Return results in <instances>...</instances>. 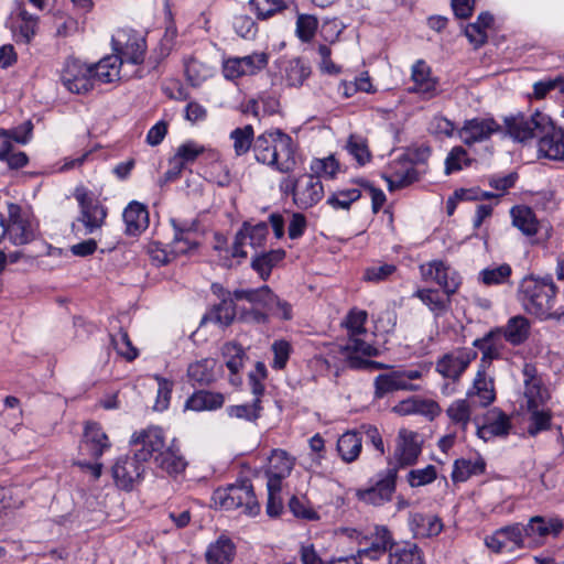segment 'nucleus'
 Returning a JSON list of instances; mask_svg holds the SVG:
<instances>
[{
  "mask_svg": "<svg viewBox=\"0 0 564 564\" xmlns=\"http://www.w3.org/2000/svg\"><path fill=\"white\" fill-rule=\"evenodd\" d=\"M465 165L470 164V159L467 155V151L462 147H454L448 153L445 161V173L452 174L453 172L460 171Z\"/></svg>",
  "mask_w": 564,
  "mask_h": 564,
  "instance_id": "obj_61",
  "label": "nucleus"
},
{
  "mask_svg": "<svg viewBox=\"0 0 564 564\" xmlns=\"http://www.w3.org/2000/svg\"><path fill=\"white\" fill-rule=\"evenodd\" d=\"M503 122L507 134L518 142H525L544 133L539 141L540 155L555 161L564 159V132L560 130L550 135L549 129L552 127L545 115L539 111L530 116L518 113L506 117Z\"/></svg>",
  "mask_w": 564,
  "mask_h": 564,
  "instance_id": "obj_1",
  "label": "nucleus"
},
{
  "mask_svg": "<svg viewBox=\"0 0 564 564\" xmlns=\"http://www.w3.org/2000/svg\"><path fill=\"white\" fill-rule=\"evenodd\" d=\"M476 357L477 351L474 349L457 348L436 360L435 371L448 380L442 386V392L445 395H451L456 391L457 382Z\"/></svg>",
  "mask_w": 564,
  "mask_h": 564,
  "instance_id": "obj_5",
  "label": "nucleus"
},
{
  "mask_svg": "<svg viewBox=\"0 0 564 564\" xmlns=\"http://www.w3.org/2000/svg\"><path fill=\"white\" fill-rule=\"evenodd\" d=\"M318 20L311 14H299L296 20V35L302 42H311L315 36Z\"/></svg>",
  "mask_w": 564,
  "mask_h": 564,
  "instance_id": "obj_56",
  "label": "nucleus"
},
{
  "mask_svg": "<svg viewBox=\"0 0 564 564\" xmlns=\"http://www.w3.org/2000/svg\"><path fill=\"white\" fill-rule=\"evenodd\" d=\"M294 467V458L283 449H274L269 457L267 477L268 481L276 480L281 485V480L288 477Z\"/></svg>",
  "mask_w": 564,
  "mask_h": 564,
  "instance_id": "obj_32",
  "label": "nucleus"
},
{
  "mask_svg": "<svg viewBox=\"0 0 564 564\" xmlns=\"http://www.w3.org/2000/svg\"><path fill=\"white\" fill-rule=\"evenodd\" d=\"M113 349L128 361L138 357V349L132 345L126 330L119 329L117 334L110 335Z\"/></svg>",
  "mask_w": 564,
  "mask_h": 564,
  "instance_id": "obj_52",
  "label": "nucleus"
},
{
  "mask_svg": "<svg viewBox=\"0 0 564 564\" xmlns=\"http://www.w3.org/2000/svg\"><path fill=\"white\" fill-rule=\"evenodd\" d=\"M524 391L522 408L532 409L534 406H544L550 399L549 390L543 386L542 379L536 376V370L532 365H524Z\"/></svg>",
  "mask_w": 564,
  "mask_h": 564,
  "instance_id": "obj_15",
  "label": "nucleus"
},
{
  "mask_svg": "<svg viewBox=\"0 0 564 564\" xmlns=\"http://www.w3.org/2000/svg\"><path fill=\"white\" fill-rule=\"evenodd\" d=\"M361 197L358 188L340 189L327 198V204L335 209H349L350 205Z\"/></svg>",
  "mask_w": 564,
  "mask_h": 564,
  "instance_id": "obj_53",
  "label": "nucleus"
},
{
  "mask_svg": "<svg viewBox=\"0 0 564 564\" xmlns=\"http://www.w3.org/2000/svg\"><path fill=\"white\" fill-rule=\"evenodd\" d=\"M474 347L481 351L479 369H488L492 360L501 356L502 343L501 337L491 329L484 337L477 338L473 343Z\"/></svg>",
  "mask_w": 564,
  "mask_h": 564,
  "instance_id": "obj_30",
  "label": "nucleus"
},
{
  "mask_svg": "<svg viewBox=\"0 0 564 564\" xmlns=\"http://www.w3.org/2000/svg\"><path fill=\"white\" fill-rule=\"evenodd\" d=\"M123 221L128 236H139L149 227V212L144 204L133 200L123 210Z\"/></svg>",
  "mask_w": 564,
  "mask_h": 564,
  "instance_id": "obj_23",
  "label": "nucleus"
},
{
  "mask_svg": "<svg viewBox=\"0 0 564 564\" xmlns=\"http://www.w3.org/2000/svg\"><path fill=\"white\" fill-rule=\"evenodd\" d=\"M323 197L324 186L317 176L313 174H305L300 177L294 202L299 208H311L321 202Z\"/></svg>",
  "mask_w": 564,
  "mask_h": 564,
  "instance_id": "obj_18",
  "label": "nucleus"
},
{
  "mask_svg": "<svg viewBox=\"0 0 564 564\" xmlns=\"http://www.w3.org/2000/svg\"><path fill=\"white\" fill-rule=\"evenodd\" d=\"M74 197L80 208L77 223L84 226V235H90L100 229L107 217V208L95 199L84 187H77L74 192Z\"/></svg>",
  "mask_w": 564,
  "mask_h": 564,
  "instance_id": "obj_6",
  "label": "nucleus"
},
{
  "mask_svg": "<svg viewBox=\"0 0 564 564\" xmlns=\"http://www.w3.org/2000/svg\"><path fill=\"white\" fill-rule=\"evenodd\" d=\"M20 17L21 22L14 31V39L17 43L29 44L36 33L37 18L25 10H21Z\"/></svg>",
  "mask_w": 564,
  "mask_h": 564,
  "instance_id": "obj_49",
  "label": "nucleus"
},
{
  "mask_svg": "<svg viewBox=\"0 0 564 564\" xmlns=\"http://www.w3.org/2000/svg\"><path fill=\"white\" fill-rule=\"evenodd\" d=\"M501 127L492 118H474L465 121L459 130V137L466 145H473L488 140Z\"/></svg>",
  "mask_w": 564,
  "mask_h": 564,
  "instance_id": "obj_16",
  "label": "nucleus"
},
{
  "mask_svg": "<svg viewBox=\"0 0 564 564\" xmlns=\"http://www.w3.org/2000/svg\"><path fill=\"white\" fill-rule=\"evenodd\" d=\"M389 564H425L422 550L414 543H397L389 554Z\"/></svg>",
  "mask_w": 564,
  "mask_h": 564,
  "instance_id": "obj_36",
  "label": "nucleus"
},
{
  "mask_svg": "<svg viewBox=\"0 0 564 564\" xmlns=\"http://www.w3.org/2000/svg\"><path fill=\"white\" fill-rule=\"evenodd\" d=\"M486 464L482 458L465 459L459 458L454 463L452 479L454 482H463L471 476L481 475L485 471Z\"/></svg>",
  "mask_w": 564,
  "mask_h": 564,
  "instance_id": "obj_41",
  "label": "nucleus"
},
{
  "mask_svg": "<svg viewBox=\"0 0 564 564\" xmlns=\"http://www.w3.org/2000/svg\"><path fill=\"white\" fill-rule=\"evenodd\" d=\"M284 256L285 251L282 249L271 250L256 256L251 262V267L259 273L260 278L265 281L269 279L272 268L282 261Z\"/></svg>",
  "mask_w": 564,
  "mask_h": 564,
  "instance_id": "obj_42",
  "label": "nucleus"
},
{
  "mask_svg": "<svg viewBox=\"0 0 564 564\" xmlns=\"http://www.w3.org/2000/svg\"><path fill=\"white\" fill-rule=\"evenodd\" d=\"M424 305L429 307L435 318L444 316L451 308L452 296L437 289H417L414 294Z\"/></svg>",
  "mask_w": 564,
  "mask_h": 564,
  "instance_id": "obj_26",
  "label": "nucleus"
},
{
  "mask_svg": "<svg viewBox=\"0 0 564 564\" xmlns=\"http://www.w3.org/2000/svg\"><path fill=\"white\" fill-rule=\"evenodd\" d=\"M364 438L358 431H348L337 441V451L346 463L355 462L361 452Z\"/></svg>",
  "mask_w": 564,
  "mask_h": 564,
  "instance_id": "obj_38",
  "label": "nucleus"
},
{
  "mask_svg": "<svg viewBox=\"0 0 564 564\" xmlns=\"http://www.w3.org/2000/svg\"><path fill=\"white\" fill-rule=\"evenodd\" d=\"M268 64L265 53H253L243 57H230L223 63V74L227 79H237L241 76L253 75Z\"/></svg>",
  "mask_w": 564,
  "mask_h": 564,
  "instance_id": "obj_12",
  "label": "nucleus"
},
{
  "mask_svg": "<svg viewBox=\"0 0 564 564\" xmlns=\"http://www.w3.org/2000/svg\"><path fill=\"white\" fill-rule=\"evenodd\" d=\"M155 466L169 475H178L183 473L187 466L185 458L174 446L166 447L154 456Z\"/></svg>",
  "mask_w": 564,
  "mask_h": 564,
  "instance_id": "obj_35",
  "label": "nucleus"
},
{
  "mask_svg": "<svg viewBox=\"0 0 564 564\" xmlns=\"http://www.w3.org/2000/svg\"><path fill=\"white\" fill-rule=\"evenodd\" d=\"M130 443L134 446H141L134 451V454L143 463L148 462L150 458L154 459L156 454L166 448L163 431L158 426H151L147 430L135 432Z\"/></svg>",
  "mask_w": 564,
  "mask_h": 564,
  "instance_id": "obj_13",
  "label": "nucleus"
},
{
  "mask_svg": "<svg viewBox=\"0 0 564 564\" xmlns=\"http://www.w3.org/2000/svg\"><path fill=\"white\" fill-rule=\"evenodd\" d=\"M470 399H458L451 403L446 410V414L451 422L458 425L462 431H466L471 417Z\"/></svg>",
  "mask_w": 564,
  "mask_h": 564,
  "instance_id": "obj_44",
  "label": "nucleus"
},
{
  "mask_svg": "<svg viewBox=\"0 0 564 564\" xmlns=\"http://www.w3.org/2000/svg\"><path fill=\"white\" fill-rule=\"evenodd\" d=\"M523 527L527 546H536L544 543L547 536H557L563 530V522L558 518L534 516Z\"/></svg>",
  "mask_w": 564,
  "mask_h": 564,
  "instance_id": "obj_11",
  "label": "nucleus"
},
{
  "mask_svg": "<svg viewBox=\"0 0 564 564\" xmlns=\"http://www.w3.org/2000/svg\"><path fill=\"white\" fill-rule=\"evenodd\" d=\"M500 532L505 534V543L508 552H512L516 549L527 546L523 527L521 524H512L500 529Z\"/></svg>",
  "mask_w": 564,
  "mask_h": 564,
  "instance_id": "obj_55",
  "label": "nucleus"
},
{
  "mask_svg": "<svg viewBox=\"0 0 564 564\" xmlns=\"http://www.w3.org/2000/svg\"><path fill=\"white\" fill-rule=\"evenodd\" d=\"M529 414L528 433L535 436L541 431H545L551 426V411L544 406H534L525 409Z\"/></svg>",
  "mask_w": 564,
  "mask_h": 564,
  "instance_id": "obj_46",
  "label": "nucleus"
},
{
  "mask_svg": "<svg viewBox=\"0 0 564 564\" xmlns=\"http://www.w3.org/2000/svg\"><path fill=\"white\" fill-rule=\"evenodd\" d=\"M261 400L258 398H254L250 404L230 405L227 408V413L230 417L249 422L257 421L261 415Z\"/></svg>",
  "mask_w": 564,
  "mask_h": 564,
  "instance_id": "obj_51",
  "label": "nucleus"
},
{
  "mask_svg": "<svg viewBox=\"0 0 564 564\" xmlns=\"http://www.w3.org/2000/svg\"><path fill=\"white\" fill-rule=\"evenodd\" d=\"M225 402L223 393L199 390L193 393L185 402V409L193 411H213L221 408Z\"/></svg>",
  "mask_w": 564,
  "mask_h": 564,
  "instance_id": "obj_34",
  "label": "nucleus"
},
{
  "mask_svg": "<svg viewBox=\"0 0 564 564\" xmlns=\"http://www.w3.org/2000/svg\"><path fill=\"white\" fill-rule=\"evenodd\" d=\"M258 19L265 20L285 9L283 0H250Z\"/></svg>",
  "mask_w": 564,
  "mask_h": 564,
  "instance_id": "obj_58",
  "label": "nucleus"
},
{
  "mask_svg": "<svg viewBox=\"0 0 564 564\" xmlns=\"http://www.w3.org/2000/svg\"><path fill=\"white\" fill-rule=\"evenodd\" d=\"M511 267L507 263L486 268L480 272V279L486 285H497L507 282L511 275Z\"/></svg>",
  "mask_w": 564,
  "mask_h": 564,
  "instance_id": "obj_54",
  "label": "nucleus"
},
{
  "mask_svg": "<svg viewBox=\"0 0 564 564\" xmlns=\"http://www.w3.org/2000/svg\"><path fill=\"white\" fill-rule=\"evenodd\" d=\"M411 79L414 86L410 91L420 94L427 99L437 95L438 79L432 76V69L425 61L417 59L413 64Z\"/></svg>",
  "mask_w": 564,
  "mask_h": 564,
  "instance_id": "obj_19",
  "label": "nucleus"
},
{
  "mask_svg": "<svg viewBox=\"0 0 564 564\" xmlns=\"http://www.w3.org/2000/svg\"><path fill=\"white\" fill-rule=\"evenodd\" d=\"M212 500L216 507L225 510L241 509L242 513L251 517L260 512L253 487L248 480L216 489Z\"/></svg>",
  "mask_w": 564,
  "mask_h": 564,
  "instance_id": "obj_4",
  "label": "nucleus"
},
{
  "mask_svg": "<svg viewBox=\"0 0 564 564\" xmlns=\"http://www.w3.org/2000/svg\"><path fill=\"white\" fill-rule=\"evenodd\" d=\"M252 150L259 163L273 166L281 173H290L295 167L293 140L280 129L259 134Z\"/></svg>",
  "mask_w": 564,
  "mask_h": 564,
  "instance_id": "obj_3",
  "label": "nucleus"
},
{
  "mask_svg": "<svg viewBox=\"0 0 564 564\" xmlns=\"http://www.w3.org/2000/svg\"><path fill=\"white\" fill-rule=\"evenodd\" d=\"M237 549L234 541L225 535H219L209 543L205 552L207 564H231L236 557Z\"/></svg>",
  "mask_w": 564,
  "mask_h": 564,
  "instance_id": "obj_24",
  "label": "nucleus"
},
{
  "mask_svg": "<svg viewBox=\"0 0 564 564\" xmlns=\"http://www.w3.org/2000/svg\"><path fill=\"white\" fill-rule=\"evenodd\" d=\"M33 123L29 120L22 126L13 129L0 128V138H9L11 141H15L20 144H26L32 135Z\"/></svg>",
  "mask_w": 564,
  "mask_h": 564,
  "instance_id": "obj_63",
  "label": "nucleus"
},
{
  "mask_svg": "<svg viewBox=\"0 0 564 564\" xmlns=\"http://www.w3.org/2000/svg\"><path fill=\"white\" fill-rule=\"evenodd\" d=\"M557 288L551 279L525 276L518 289V301L523 310L541 321H560L564 312L555 310Z\"/></svg>",
  "mask_w": 564,
  "mask_h": 564,
  "instance_id": "obj_2",
  "label": "nucleus"
},
{
  "mask_svg": "<svg viewBox=\"0 0 564 564\" xmlns=\"http://www.w3.org/2000/svg\"><path fill=\"white\" fill-rule=\"evenodd\" d=\"M205 152V148L194 141H187L177 148L175 159L185 166L188 163H193L200 154Z\"/></svg>",
  "mask_w": 564,
  "mask_h": 564,
  "instance_id": "obj_62",
  "label": "nucleus"
},
{
  "mask_svg": "<svg viewBox=\"0 0 564 564\" xmlns=\"http://www.w3.org/2000/svg\"><path fill=\"white\" fill-rule=\"evenodd\" d=\"M513 225L524 235L532 236L538 231L536 221L532 210L528 207L517 206L511 209Z\"/></svg>",
  "mask_w": 564,
  "mask_h": 564,
  "instance_id": "obj_48",
  "label": "nucleus"
},
{
  "mask_svg": "<svg viewBox=\"0 0 564 564\" xmlns=\"http://www.w3.org/2000/svg\"><path fill=\"white\" fill-rule=\"evenodd\" d=\"M93 66V77L100 83H112L119 80L121 76V64L117 55H109L101 58Z\"/></svg>",
  "mask_w": 564,
  "mask_h": 564,
  "instance_id": "obj_37",
  "label": "nucleus"
},
{
  "mask_svg": "<svg viewBox=\"0 0 564 564\" xmlns=\"http://www.w3.org/2000/svg\"><path fill=\"white\" fill-rule=\"evenodd\" d=\"M144 470V463L134 453L118 457L111 468L116 486L126 491L132 490L141 481Z\"/></svg>",
  "mask_w": 564,
  "mask_h": 564,
  "instance_id": "obj_9",
  "label": "nucleus"
},
{
  "mask_svg": "<svg viewBox=\"0 0 564 564\" xmlns=\"http://www.w3.org/2000/svg\"><path fill=\"white\" fill-rule=\"evenodd\" d=\"M9 224H7V236L9 240L21 246L29 243L34 239V231L30 223L22 218L21 207L17 204L8 205Z\"/></svg>",
  "mask_w": 564,
  "mask_h": 564,
  "instance_id": "obj_17",
  "label": "nucleus"
},
{
  "mask_svg": "<svg viewBox=\"0 0 564 564\" xmlns=\"http://www.w3.org/2000/svg\"><path fill=\"white\" fill-rule=\"evenodd\" d=\"M437 477V470L434 465H427L424 468L412 469L406 475V480L412 488L432 484Z\"/></svg>",
  "mask_w": 564,
  "mask_h": 564,
  "instance_id": "obj_57",
  "label": "nucleus"
},
{
  "mask_svg": "<svg viewBox=\"0 0 564 564\" xmlns=\"http://www.w3.org/2000/svg\"><path fill=\"white\" fill-rule=\"evenodd\" d=\"M82 29L77 19L69 14L58 13L55 17V35L67 37L76 34Z\"/></svg>",
  "mask_w": 564,
  "mask_h": 564,
  "instance_id": "obj_59",
  "label": "nucleus"
},
{
  "mask_svg": "<svg viewBox=\"0 0 564 564\" xmlns=\"http://www.w3.org/2000/svg\"><path fill=\"white\" fill-rule=\"evenodd\" d=\"M93 66L69 57L62 70L61 80L67 90L84 94L93 88Z\"/></svg>",
  "mask_w": 564,
  "mask_h": 564,
  "instance_id": "obj_10",
  "label": "nucleus"
},
{
  "mask_svg": "<svg viewBox=\"0 0 564 564\" xmlns=\"http://www.w3.org/2000/svg\"><path fill=\"white\" fill-rule=\"evenodd\" d=\"M243 236H247V245L252 248L261 247L267 239L268 226L264 223H260L256 226H243L240 230Z\"/></svg>",
  "mask_w": 564,
  "mask_h": 564,
  "instance_id": "obj_64",
  "label": "nucleus"
},
{
  "mask_svg": "<svg viewBox=\"0 0 564 564\" xmlns=\"http://www.w3.org/2000/svg\"><path fill=\"white\" fill-rule=\"evenodd\" d=\"M510 429L511 423L509 416L500 410L494 409L488 413L485 424L477 427V435L488 441L496 436L508 435Z\"/></svg>",
  "mask_w": 564,
  "mask_h": 564,
  "instance_id": "obj_28",
  "label": "nucleus"
},
{
  "mask_svg": "<svg viewBox=\"0 0 564 564\" xmlns=\"http://www.w3.org/2000/svg\"><path fill=\"white\" fill-rule=\"evenodd\" d=\"M116 54L119 57V62L122 66L126 65H140L144 61L145 55V41L144 39L132 35L129 36L127 42L119 47L116 46Z\"/></svg>",
  "mask_w": 564,
  "mask_h": 564,
  "instance_id": "obj_33",
  "label": "nucleus"
},
{
  "mask_svg": "<svg viewBox=\"0 0 564 564\" xmlns=\"http://www.w3.org/2000/svg\"><path fill=\"white\" fill-rule=\"evenodd\" d=\"M339 169L338 162L333 155L325 159H314L311 163V171L313 175L319 177L334 178Z\"/></svg>",
  "mask_w": 564,
  "mask_h": 564,
  "instance_id": "obj_60",
  "label": "nucleus"
},
{
  "mask_svg": "<svg viewBox=\"0 0 564 564\" xmlns=\"http://www.w3.org/2000/svg\"><path fill=\"white\" fill-rule=\"evenodd\" d=\"M390 169L392 170L391 174L383 176L390 191L405 187L417 178L413 163L405 158L393 161Z\"/></svg>",
  "mask_w": 564,
  "mask_h": 564,
  "instance_id": "obj_25",
  "label": "nucleus"
},
{
  "mask_svg": "<svg viewBox=\"0 0 564 564\" xmlns=\"http://www.w3.org/2000/svg\"><path fill=\"white\" fill-rule=\"evenodd\" d=\"M375 398L382 399L384 395L399 390L415 391L417 386H406L402 380L399 370L380 373L375 378Z\"/></svg>",
  "mask_w": 564,
  "mask_h": 564,
  "instance_id": "obj_31",
  "label": "nucleus"
},
{
  "mask_svg": "<svg viewBox=\"0 0 564 564\" xmlns=\"http://www.w3.org/2000/svg\"><path fill=\"white\" fill-rule=\"evenodd\" d=\"M395 544L390 530L384 525H377L370 546L358 550L357 555L358 557L367 556L377 560L388 550L391 552Z\"/></svg>",
  "mask_w": 564,
  "mask_h": 564,
  "instance_id": "obj_29",
  "label": "nucleus"
},
{
  "mask_svg": "<svg viewBox=\"0 0 564 564\" xmlns=\"http://www.w3.org/2000/svg\"><path fill=\"white\" fill-rule=\"evenodd\" d=\"M229 137L234 142V151L237 156L248 153L256 139L251 124L234 129Z\"/></svg>",
  "mask_w": 564,
  "mask_h": 564,
  "instance_id": "obj_47",
  "label": "nucleus"
},
{
  "mask_svg": "<svg viewBox=\"0 0 564 564\" xmlns=\"http://www.w3.org/2000/svg\"><path fill=\"white\" fill-rule=\"evenodd\" d=\"M110 447V443L106 433L97 423H87L84 431V438L80 443V451L90 457L98 459L106 449Z\"/></svg>",
  "mask_w": 564,
  "mask_h": 564,
  "instance_id": "obj_20",
  "label": "nucleus"
},
{
  "mask_svg": "<svg viewBox=\"0 0 564 564\" xmlns=\"http://www.w3.org/2000/svg\"><path fill=\"white\" fill-rule=\"evenodd\" d=\"M500 337L512 346L525 343L531 334V323L523 315H516L508 319L505 326L495 328Z\"/></svg>",
  "mask_w": 564,
  "mask_h": 564,
  "instance_id": "obj_21",
  "label": "nucleus"
},
{
  "mask_svg": "<svg viewBox=\"0 0 564 564\" xmlns=\"http://www.w3.org/2000/svg\"><path fill=\"white\" fill-rule=\"evenodd\" d=\"M419 269L423 281L435 282L447 295L457 293L462 284L459 273L443 260L422 263Z\"/></svg>",
  "mask_w": 564,
  "mask_h": 564,
  "instance_id": "obj_7",
  "label": "nucleus"
},
{
  "mask_svg": "<svg viewBox=\"0 0 564 564\" xmlns=\"http://www.w3.org/2000/svg\"><path fill=\"white\" fill-rule=\"evenodd\" d=\"M467 398L477 399L480 406L490 405L496 399L494 378L487 373V369H479L474 378L471 388L467 391Z\"/></svg>",
  "mask_w": 564,
  "mask_h": 564,
  "instance_id": "obj_22",
  "label": "nucleus"
},
{
  "mask_svg": "<svg viewBox=\"0 0 564 564\" xmlns=\"http://www.w3.org/2000/svg\"><path fill=\"white\" fill-rule=\"evenodd\" d=\"M410 530L416 539L438 535L443 530L442 520L434 514L412 513L409 518Z\"/></svg>",
  "mask_w": 564,
  "mask_h": 564,
  "instance_id": "obj_27",
  "label": "nucleus"
},
{
  "mask_svg": "<svg viewBox=\"0 0 564 564\" xmlns=\"http://www.w3.org/2000/svg\"><path fill=\"white\" fill-rule=\"evenodd\" d=\"M436 409L437 405L435 402L412 397L395 404L393 412L399 415H410L414 413L433 414Z\"/></svg>",
  "mask_w": 564,
  "mask_h": 564,
  "instance_id": "obj_43",
  "label": "nucleus"
},
{
  "mask_svg": "<svg viewBox=\"0 0 564 564\" xmlns=\"http://www.w3.org/2000/svg\"><path fill=\"white\" fill-rule=\"evenodd\" d=\"M310 75L311 67L301 58H293L285 65L284 78L291 87H301Z\"/></svg>",
  "mask_w": 564,
  "mask_h": 564,
  "instance_id": "obj_45",
  "label": "nucleus"
},
{
  "mask_svg": "<svg viewBox=\"0 0 564 564\" xmlns=\"http://www.w3.org/2000/svg\"><path fill=\"white\" fill-rule=\"evenodd\" d=\"M343 352L346 356L347 364L350 356L376 357L380 354L377 347L366 343L358 336H349L347 344L343 347Z\"/></svg>",
  "mask_w": 564,
  "mask_h": 564,
  "instance_id": "obj_50",
  "label": "nucleus"
},
{
  "mask_svg": "<svg viewBox=\"0 0 564 564\" xmlns=\"http://www.w3.org/2000/svg\"><path fill=\"white\" fill-rule=\"evenodd\" d=\"M217 361L214 358H204L191 364L187 368V376L191 381L207 386L215 381V368Z\"/></svg>",
  "mask_w": 564,
  "mask_h": 564,
  "instance_id": "obj_39",
  "label": "nucleus"
},
{
  "mask_svg": "<svg viewBox=\"0 0 564 564\" xmlns=\"http://www.w3.org/2000/svg\"><path fill=\"white\" fill-rule=\"evenodd\" d=\"M422 453V442L416 432L401 429L398 433L393 458L398 467L414 465Z\"/></svg>",
  "mask_w": 564,
  "mask_h": 564,
  "instance_id": "obj_14",
  "label": "nucleus"
},
{
  "mask_svg": "<svg viewBox=\"0 0 564 564\" xmlns=\"http://www.w3.org/2000/svg\"><path fill=\"white\" fill-rule=\"evenodd\" d=\"M237 315L235 300L227 299L219 301L213 308L206 314L203 321H210L220 326L227 327L232 324Z\"/></svg>",
  "mask_w": 564,
  "mask_h": 564,
  "instance_id": "obj_40",
  "label": "nucleus"
},
{
  "mask_svg": "<svg viewBox=\"0 0 564 564\" xmlns=\"http://www.w3.org/2000/svg\"><path fill=\"white\" fill-rule=\"evenodd\" d=\"M398 468L391 467L378 475L376 482L366 489L356 491L357 498L372 506H382L392 499L395 491Z\"/></svg>",
  "mask_w": 564,
  "mask_h": 564,
  "instance_id": "obj_8",
  "label": "nucleus"
}]
</instances>
